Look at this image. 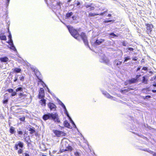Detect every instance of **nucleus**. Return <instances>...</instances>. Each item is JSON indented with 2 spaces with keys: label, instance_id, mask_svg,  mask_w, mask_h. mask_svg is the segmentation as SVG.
Wrapping results in <instances>:
<instances>
[{
  "label": "nucleus",
  "instance_id": "393cba45",
  "mask_svg": "<svg viewBox=\"0 0 156 156\" xmlns=\"http://www.w3.org/2000/svg\"><path fill=\"white\" fill-rule=\"evenodd\" d=\"M8 32H9V34L8 35V38L9 39V41H10V42H12V36H11V34L10 33V32L9 31V29H8Z\"/></svg>",
  "mask_w": 156,
  "mask_h": 156
},
{
  "label": "nucleus",
  "instance_id": "c03bdc74",
  "mask_svg": "<svg viewBox=\"0 0 156 156\" xmlns=\"http://www.w3.org/2000/svg\"><path fill=\"white\" fill-rule=\"evenodd\" d=\"M20 80L21 81H23L24 80V77L23 76H22L20 78Z\"/></svg>",
  "mask_w": 156,
  "mask_h": 156
},
{
  "label": "nucleus",
  "instance_id": "c9c22d12",
  "mask_svg": "<svg viewBox=\"0 0 156 156\" xmlns=\"http://www.w3.org/2000/svg\"><path fill=\"white\" fill-rule=\"evenodd\" d=\"M16 91H14V92H13L11 94V96H15L17 94V93H16Z\"/></svg>",
  "mask_w": 156,
  "mask_h": 156
},
{
  "label": "nucleus",
  "instance_id": "dca6fc26",
  "mask_svg": "<svg viewBox=\"0 0 156 156\" xmlns=\"http://www.w3.org/2000/svg\"><path fill=\"white\" fill-rule=\"evenodd\" d=\"M9 132L11 134H15L16 133L15 128L12 126H10L9 129Z\"/></svg>",
  "mask_w": 156,
  "mask_h": 156
},
{
  "label": "nucleus",
  "instance_id": "f8f14e48",
  "mask_svg": "<svg viewBox=\"0 0 156 156\" xmlns=\"http://www.w3.org/2000/svg\"><path fill=\"white\" fill-rule=\"evenodd\" d=\"M134 89L133 88H128L127 89H124V90H121L120 92L122 94L126 93L129 91L130 90H133Z\"/></svg>",
  "mask_w": 156,
  "mask_h": 156
},
{
  "label": "nucleus",
  "instance_id": "7ed1b4c3",
  "mask_svg": "<svg viewBox=\"0 0 156 156\" xmlns=\"http://www.w3.org/2000/svg\"><path fill=\"white\" fill-rule=\"evenodd\" d=\"M24 147L23 143L20 141H19L17 143L15 144L14 148L15 150H18L17 152L18 154H23V148Z\"/></svg>",
  "mask_w": 156,
  "mask_h": 156
},
{
  "label": "nucleus",
  "instance_id": "de8ad7c7",
  "mask_svg": "<svg viewBox=\"0 0 156 156\" xmlns=\"http://www.w3.org/2000/svg\"><path fill=\"white\" fill-rule=\"evenodd\" d=\"M94 9V7H91V6H90V9H90V11H92V10H93Z\"/></svg>",
  "mask_w": 156,
  "mask_h": 156
},
{
  "label": "nucleus",
  "instance_id": "39448f33",
  "mask_svg": "<svg viewBox=\"0 0 156 156\" xmlns=\"http://www.w3.org/2000/svg\"><path fill=\"white\" fill-rule=\"evenodd\" d=\"M145 25L146 26V33L149 35L151 34L152 29L154 27L153 25L152 24L147 23Z\"/></svg>",
  "mask_w": 156,
  "mask_h": 156
},
{
  "label": "nucleus",
  "instance_id": "0eeeda50",
  "mask_svg": "<svg viewBox=\"0 0 156 156\" xmlns=\"http://www.w3.org/2000/svg\"><path fill=\"white\" fill-rule=\"evenodd\" d=\"M45 97V92L43 88H40L38 95V98L39 99H43Z\"/></svg>",
  "mask_w": 156,
  "mask_h": 156
},
{
  "label": "nucleus",
  "instance_id": "f03ea898",
  "mask_svg": "<svg viewBox=\"0 0 156 156\" xmlns=\"http://www.w3.org/2000/svg\"><path fill=\"white\" fill-rule=\"evenodd\" d=\"M42 118L44 120H46L51 118L55 122L58 123L60 122L58 115L56 113H55L54 114L48 113L44 114L43 115Z\"/></svg>",
  "mask_w": 156,
  "mask_h": 156
},
{
  "label": "nucleus",
  "instance_id": "6ab92c4d",
  "mask_svg": "<svg viewBox=\"0 0 156 156\" xmlns=\"http://www.w3.org/2000/svg\"><path fill=\"white\" fill-rule=\"evenodd\" d=\"M6 37L5 35H3V34H0V40L6 41Z\"/></svg>",
  "mask_w": 156,
  "mask_h": 156
},
{
  "label": "nucleus",
  "instance_id": "423d86ee",
  "mask_svg": "<svg viewBox=\"0 0 156 156\" xmlns=\"http://www.w3.org/2000/svg\"><path fill=\"white\" fill-rule=\"evenodd\" d=\"M53 131L56 136L58 137H60L63 136H65L66 135V133L60 130L54 129Z\"/></svg>",
  "mask_w": 156,
  "mask_h": 156
},
{
  "label": "nucleus",
  "instance_id": "ea45409f",
  "mask_svg": "<svg viewBox=\"0 0 156 156\" xmlns=\"http://www.w3.org/2000/svg\"><path fill=\"white\" fill-rule=\"evenodd\" d=\"M18 75H16V76H15V79H14V81L15 82H16V81H17L18 80Z\"/></svg>",
  "mask_w": 156,
  "mask_h": 156
},
{
  "label": "nucleus",
  "instance_id": "bb28decb",
  "mask_svg": "<svg viewBox=\"0 0 156 156\" xmlns=\"http://www.w3.org/2000/svg\"><path fill=\"white\" fill-rule=\"evenodd\" d=\"M23 90V88L22 87H19L16 88V92H17L19 91H22Z\"/></svg>",
  "mask_w": 156,
  "mask_h": 156
},
{
  "label": "nucleus",
  "instance_id": "bf43d9fd",
  "mask_svg": "<svg viewBox=\"0 0 156 156\" xmlns=\"http://www.w3.org/2000/svg\"><path fill=\"white\" fill-rule=\"evenodd\" d=\"M63 108H64V109H66V107H65V105L64 104L63 105Z\"/></svg>",
  "mask_w": 156,
  "mask_h": 156
},
{
  "label": "nucleus",
  "instance_id": "13d9d810",
  "mask_svg": "<svg viewBox=\"0 0 156 156\" xmlns=\"http://www.w3.org/2000/svg\"><path fill=\"white\" fill-rule=\"evenodd\" d=\"M112 16V15L110 14H108V17H111Z\"/></svg>",
  "mask_w": 156,
  "mask_h": 156
},
{
  "label": "nucleus",
  "instance_id": "1a4fd4ad",
  "mask_svg": "<svg viewBox=\"0 0 156 156\" xmlns=\"http://www.w3.org/2000/svg\"><path fill=\"white\" fill-rule=\"evenodd\" d=\"M72 148L71 146L69 145L68 146L66 147V149H63L60 150V153H62L64 152L68 151H72Z\"/></svg>",
  "mask_w": 156,
  "mask_h": 156
},
{
  "label": "nucleus",
  "instance_id": "f257e3e1",
  "mask_svg": "<svg viewBox=\"0 0 156 156\" xmlns=\"http://www.w3.org/2000/svg\"><path fill=\"white\" fill-rule=\"evenodd\" d=\"M69 32L71 34L75 39L79 41H80L81 39L84 44L88 46V43L87 37L86 34L83 32H82L80 34L78 31L74 29L73 27L69 25H66Z\"/></svg>",
  "mask_w": 156,
  "mask_h": 156
},
{
  "label": "nucleus",
  "instance_id": "79ce46f5",
  "mask_svg": "<svg viewBox=\"0 0 156 156\" xmlns=\"http://www.w3.org/2000/svg\"><path fill=\"white\" fill-rule=\"evenodd\" d=\"M138 58L136 57H134L132 58V60L134 61H136L137 60Z\"/></svg>",
  "mask_w": 156,
  "mask_h": 156
},
{
  "label": "nucleus",
  "instance_id": "a18cd8bd",
  "mask_svg": "<svg viewBox=\"0 0 156 156\" xmlns=\"http://www.w3.org/2000/svg\"><path fill=\"white\" fill-rule=\"evenodd\" d=\"M128 49L130 51H133L134 50V49L132 48H128Z\"/></svg>",
  "mask_w": 156,
  "mask_h": 156
},
{
  "label": "nucleus",
  "instance_id": "4d7b16f0",
  "mask_svg": "<svg viewBox=\"0 0 156 156\" xmlns=\"http://www.w3.org/2000/svg\"><path fill=\"white\" fill-rule=\"evenodd\" d=\"M152 91L153 93H156V90H152Z\"/></svg>",
  "mask_w": 156,
  "mask_h": 156
},
{
  "label": "nucleus",
  "instance_id": "9d476101",
  "mask_svg": "<svg viewBox=\"0 0 156 156\" xmlns=\"http://www.w3.org/2000/svg\"><path fill=\"white\" fill-rule=\"evenodd\" d=\"M104 12L101 13L100 14L90 12L88 14V16L89 17H93L97 15H102L104 14Z\"/></svg>",
  "mask_w": 156,
  "mask_h": 156
},
{
  "label": "nucleus",
  "instance_id": "052dcab7",
  "mask_svg": "<svg viewBox=\"0 0 156 156\" xmlns=\"http://www.w3.org/2000/svg\"><path fill=\"white\" fill-rule=\"evenodd\" d=\"M153 86L154 87H156V83L153 84Z\"/></svg>",
  "mask_w": 156,
  "mask_h": 156
},
{
  "label": "nucleus",
  "instance_id": "6e6552de",
  "mask_svg": "<svg viewBox=\"0 0 156 156\" xmlns=\"http://www.w3.org/2000/svg\"><path fill=\"white\" fill-rule=\"evenodd\" d=\"M48 105L51 110H56V106L54 104L51 102H49L48 103Z\"/></svg>",
  "mask_w": 156,
  "mask_h": 156
},
{
  "label": "nucleus",
  "instance_id": "7c9ffc66",
  "mask_svg": "<svg viewBox=\"0 0 156 156\" xmlns=\"http://www.w3.org/2000/svg\"><path fill=\"white\" fill-rule=\"evenodd\" d=\"M151 97V96L150 95H147L145 97H143V99L144 100L145 99H148V98H150Z\"/></svg>",
  "mask_w": 156,
  "mask_h": 156
},
{
  "label": "nucleus",
  "instance_id": "473e14b6",
  "mask_svg": "<svg viewBox=\"0 0 156 156\" xmlns=\"http://www.w3.org/2000/svg\"><path fill=\"white\" fill-rule=\"evenodd\" d=\"M151 81H154V80L156 81V75L155 76L152 77L151 78Z\"/></svg>",
  "mask_w": 156,
  "mask_h": 156
},
{
  "label": "nucleus",
  "instance_id": "09e8293b",
  "mask_svg": "<svg viewBox=\"0 0 156 156\" xmlns=\"http://www.w3.org/2000/svg\"><path fill=\"white\" fill-rule=\"evenodd\" d=\"M141 66H139L137 69L136 70V71H138L140 70V69Z\"/></svg>",
  "mask_w": 156,
  "mask_h": 156
},
{
  "label": "nucleus",
  "instance_id": "338daca9",
  "mask_svg": "<svg viewBox=\"0 0 156 156\" xmlns=\"http://www.w3.org/2000/svg\"><path fill=\"white\" fill-rule=\"evenodd\" d=\"M29 126H31L30 125H29Z\"/></svg>",
  "mask_w": 156,
  "mask_h": 156
},
{
  "label": "nucleus",
  "instance_id": "69168bd1",
  "mask_svg": "<svg viewBox=\"0 0 156 156\" xmlns=\"http://www.w3.org/2000/svg\"><path fill=\"white\" fill-rule=\"evenodd\" d=\"M71 1V0H68L67 2H70Z\"/></svg>",
  "mask_w": 156,
  "mask_h": 156
},
{
  "label": "nucleus",
  "instance_id": "cd10ccee",
  "mask_svg": "<svg viewBox=\"0 0 156 156\" xmlns=\"http://www.w3.org/2000/svg\"><path fill=\"white\" fill-rule=\"evenodd\" d=\"M11 42V44L12 47L11 49H13L14 51L16 50V49L14 46L12 42Z\"/></svg>",
  "mask_w": 156,
  "mask_h": 156
},
{
  "label": "nucleus",
  "instance_id": "e2e57ef3",
  "mask_svg": "<svg viewBox=\"0 0 156 156\" xmlns=\"http://www.w3.org/2000/svg\"><path fill=\"white\" fill-rule=\"evenodd\" d=\"M141 62H144V58H143L141 61Z\"/></svg>",
  "mask_w": 156,
  "mask_h": 156
},
{
  "label": "nucleus",
  "instance_id": "4c0bfd02",
  "mask_svg": "<svg viewBox=\"0 0 156 156\" xmlns=\"http://www.w3.org/2000/svg\"><path fill=\"white\" fill-rule=\"evenodd\" d=\"M8 99H6L5 100H4L3 101V103L4 104H7L8 103Z\"/></svg>",
  "mask_w": 156,
  "mask_h": 156
},
{
  "label": "nucleus",
  "instance_id": "a878e982",
  "mask_svg": "<svg viewBox=\"0 0 156 156\" xmlns=\"http://www.w3.org/2000/svg\"><path fill=\"white\" fill-rule=\"evenodd\" d=\"M130 57L129 56H128L126 57H125L124 58V62H127V61L130 60Z\"/></svg>",
  "mask_w": 156,
  "mask_h": 156
},
{
  "label": "nucleus",
  "instance_id": "aec40b11",
  "mask_svg": "<svg viewBox=\"0 0 156 156\" xmlns=\"http://www.w3.org/2000/svg\"><path fill=\"white\" fill-rule=\"evenodd\" d=\"M142 83L145 84L148 83V80L145 76H144L142 77Z\"/></svg>",
  "mask_w": 156,
  "mask_h": 156
},
{
  "label": "nucleus",
  "instance_id": "a19ab883",
  "mask_svg": "<svg viewBox=\"0 0 156 156\" xmlns=\"http://www.w3.org/2000/svg\"><path fill=\"white\" fill-rule=\"evenodd\" d=\"M144 90H146L148 91H150V89H149V87H146V88H144L142 89V90L143 91Z\"/></svg>",
  "mask_w": 156,
  "mask_h": 156
},
{
  "label": "nucleus",
  "instance_id": "e433bc0d",
  "mask_svg": "<svg viewBox=\"0 0 156 156\" xmlns=\"http://www.w3.org/2000/svg\"><path fill=\"white\" fill-rule=\"evenodd\" d=\"M109 35L111 36H113L114 37H117L118 36L116 35L114 33L112 32L109 34Z\"/></svg>",
  "mask_w": 156,
  "mask_h": 156
},
{
  "label": "nucleus",
  "instance_id": "b1692460",
  "mask_svg": "<svg viewBox=\"0 0 156 156\" xmlns=\"http://www.w3.org/2000/svg\"><path fill=\"white\" fill-rule=\"evenodd\" d=\"M105 95L106 97L108 98L112 99L113 97L110 95V94L108 93H106L104 94Z\"/></svg>",
  "mask_w": 156,
  "mask_h": 156
},
{
  "label": "nucleus",
  "instance_id": "5fc2aeb1",
  "mask_svg": "<svg viewBox=\"0 0 156 156\" xmlns=\"http://www.w3.org/2000/svg\"><path fill=\"white\" fill-rule=\"evenodd\" d=\"M91 6L90 5H87L85 6V7L86 8H88L89 7H90Z\"/></svg>",
  "mask_w": 156,
  "mask_h": 156
},
{
  "label": "nucleus",
  "instance_id": "8fccbe9b",
  "mask_svg": "<svg viewBox=\"0 0 156 156\" xmlns=\"http://www.w3.org/2000/svg\"><path fill=\"white\" fill-rule=\"evenodd\" d=\"M151 153L153 154V156H156V152H153L152 151Z\"/></svg>",
  "mask_w": 156,
  "mask_h": 156
},
{
  "label": "nucleus",
  "instance_id": "864d4df0",
  "mask_svg": "<svg viewBox=\"0 0 156 156\" xmlns=\"http://www.w3.org/2000/svg\"><path fill=\"white\" fill-rule=\"evenodd\" d=\"M80 4V3L78 1L77 3H76V5L77 6L79 5Z\"/></svg>",
  "mask_w": 156,
  "mask_h": 156
},
{
  "label": "nucleus",
  "instance_id": "2f4dec72",
  "mask_svg": "<svg viewBox=\"0 0 156 156\" xmlns=\"http://www.w3.org/2000/svg\"><path fill=\"white\" fill-rule=\"evenodd\" d=\"M74 154L75 156H80V153L78 151H76L74 152Z\"/></svg>",
  "mask_w": 156,
  "mask_h": 156
},
{
  "label": "nucleus",
  "instance_id": "412c9836",
  "mask_svg": "<svg viewBox=\"0 0 156 156\" xmlns=\"http://www.w3.org/2000/svg\"><path fill=\"white\" fill-rule=\"evenodd\" d=\"M73 14V13L72 12H67L66 14V19H68L69 17H70Z\"/></svg>",
  "mask_w": 156,
  "mask_h": 156
},
{
  "label": "nucleus",
  "instance_id": "a211bd4d",
  "mask_svg": "<svg viewBox=\"0 0 156 156\" xmlns=\"http://www.w3.org/2000/svg\"><path fill=\"white\" fill-rule=\"evenodd\" d=\"M0 60L2 62H5L8 61V58L6 57H2L0 58Z\"/></svg>",
  "mask_w": 156,
  "mask_h": 156
},
{
  "label": "nucleus",
  "instance_id": "58836bf2",
  "mask_svg": "<svg viewBox=\"0 0 156 156\" xmlns=\"http://www.w3.org/2000/svg\"><path fill=\"white\" fill-rule=\"evenodd\" d=\"M122 44L124 46H126V42L125 41H123L122 42Z\"/></svg>",
  "mask_w": 156,
  "mask_h": 156
},
{
  "label": "nucleus",
  "instance_id": "c756f323",
  "mask_svg": "<svg viewBox=\"0 0 156 156\" xmlns=\"http://www.w3.org/2000/svg\"><path fill=\"white\" fill-rule=\"evenodd\" d=\"M114 21V20H105L104 21V22L105 23H108V22H113Z\"/></svg>",
  "mask_w": 156,
  "mask_h": 156
},
{
  "label": "nucleus",
  "instance_id": "ddd939ff",
  "mask_svg": "<svg viewBox=\"0 0 156 156\" xmlns=\"http://www.w3.org/2000/svg\"><path fill=\"white\" fill-rule=\"evenodd\" d=\"M27 129L28 130V131H30V134H32L36 132L35 128L33 127H29L27 128Z\"/></svg>",
  "mask_w": 156,
  "mask_h": 156
},
{
  "label": "nucleus",
  "instance_id": "f3484780",
  "mask_svg": "<svg viewBox=\"0 0 156 156\" xmlns=\"http://www.w3.org/2000/svg\"><path fill=\"white\" fill-rule=\"evenodd\" d=\"M13 72L16 73H20L21 71V69L18 68H15L12 69Z\"/></svg>",
  "mask_w": 156,
  "mask_h": 156
},
{
  "label": "nucleus",
  "instance_id": "72a5a7b5",
  "mask_svg": "<svg viewBox=\"0 0 156 156\" xmlns=\"http://www.w3.org/2000/svg\"><path fill=\"white\" fill-rule=\"evenodd\" d=\"M7 91L11 93L13 92V90L12 89L10 88L7 90Z\"/></svg>",
  "mask_w": 156,
  "mask_h": 156
},
{
  "label": "nucleus",
  "instance_id": "4468645a",
  "mask_svg": "<svg viewBox=\"0 0 156 156\" xmlns=\"http://www.w3.org/2000/svg\"><path fill=\"white\" fill-rule=\"evenodd\" d=\"M39 103L41 105L43 106H45L46 104V100L43 98V99H41V100L39 101Z\"/></svg>",
  "mask_w": 156,
  "mask_h": 156
},
{
  "label": "nucleus",
  "instance_id": "49530a36",
  "mask_svg": "<svg viewBox=\"0 0 156 156\" xmlns=\"http://www.w3.org/2000/svg\"><path fill=\"white\" fill-rule=\"evenodd\" d=\"M61 4V3L60 2H58L57 3L56 5H57L60 6Z\"/></svg>",
  "mask_w": 156,
  "mask_h": 156
},
{
  "label": "nucleus",
  "instance_id": "c85d7f7f",
  "mask_svg": "<svg viewBox=\"0 0 156 156\" xmlns=\"http://www.w3.org/2000/svg\"><path fill=\"white\" fill-rule=\"evenodd\" d=\"M25 118L24 116H23L22 117L20 118L19 119L22 122H24L25 120Z\"/></svg>",
  "mask_w": 156,
  "mask_h": 156
},
{
  "label": "nucleus",
  "instance_id": "9b49d317",
  "mask_svg": "<svg viewBox=\"0 0 156 156\" xmlns=\"http://www.w3.org/2000/svg\"><path fill=\"white\" fill-rule=\"evenodd\" d=\"M122 63V62L119 61L117 59L115 60L113 62L114 65L115 67L120 65Z\"/></svg>",
  "mask_w": 156,
  "mask_h": 156
},
{
  "label": "nucleus",
  "instance_id": "6e6d98bb",
  "mask_svg": "<svg viewBox=\"0 0 156 156\" xmlns=\"http://www.w3.org/2000/svg\"><path fill=\"white\" fill-rule=\"evenodd\" d=\"M71 122H72V123L73 124V126H76V125L74 123V122H73V120H71Z\"/></svg>",
  "mask_w": 156,
  "mask_h": 156
},
{
  "label": "nucleus",
  "instance_id": "2eb2a0df",
  "mask_svg": "<svg viewBox=\"0 0 156 156\" xmlns=\"http://www.w3.org/2000/svg\"><path fill=\"white\" fill-rule=\"evenodd\" d=\"M105 41L104 39H97L95 42V44L97 45H99L101 44Z\"/></svg>",
  "mask_w": 156,
  "mask_h": 156
},
{
  "label": "nucleus",
  "instance_id": "680f3d73",
  "mask_svg": "<svg viewBox=\"0 0 156 156\" xmlns=\"http://www.w3.org/2000/svg\"><path fill=\"white\" fill-rule=\"evenodd\" d=\"M66 115L67 116V117L70 118V116H69V115L67 113V112L66 113Z\"/></svg>",
  "mask_w": 156,
  "mask_h": 156
},
{
  "label": "nucleus",
  "instance_id": "4be33fe9",
  "mask_svg": "<svg viewBox=\"0 0 156 156\" xmlns=\"http://www.w3.org/2000/svg\"><path fill=\"white\" fill-rule=\"evenodd\" d=\"M64 124L65 126L69 128V127L70 124L68 122L67 120H66L64 121Z\"/></svg>",
  "mask_w": 156,
  "mask_h": 156
},
{
  "label": "nucleus",
  "instance_id": "f704fd0d",
  "mask_svg": "<svg viewBox=\"0 0 156 156\" xmlns=\"http://www.w3.org/2000/svg\"><path fill=\"white\" fill-rule=\"evenodd\" d=\"M19 96L20 98H21L22 97L26 96L25 94H23V93H20L19 94Z\"/></svg>",
  "mask_w": 156,
  "mask_h": 156
},
{
  "label": "nucleus",
  "instance_id": "603ef678",
  "mask_svg": "<svg viewBox=\"0 0 156 156\" xmlns=\"http://www.w3.org/2000/svg\"><path fill=\"white\" fill-rule=\"evenodd\" d=\"M76 17L75 16H72V18L73 19V20H76Z\"/></svg>",
  "mask_w": 156,
  "mask_h": 156
},
{
  "label": "nucleus",
  "instance_id": "3c124183",
  "mask_svg": "<svg viewBox=\"0 0 156 156\" xmlns=\"http://www.w3.org/2000/svg\"><path fill=\"white\" fill-rule=\"evenodd\" d=\"M24 156H29V154L27 153H24Z\"/></svg>",
  "mask_w": 156,
  "mask_h": 156
},
{
  "label": "nucleus",
  "instance_id": "20e7f679",
  "mask_svg": "<svg viewBox=\"0 0 156 156\" xmlns=\"http://www.w3.org/2000/svg\"><path fill=\"white\" fill-rule=\"evenodd\" d=\"M141 76V75H137L136 76V78H133L131 79L127 80L125 83V85H127L128 84H130L132 83H134L137 82L139 80V78Z\"/></svg>",
  "mask_w": 156,
  "mask_h": 156
},
{
  "label": "nucleus",
  "instance_id": "0e129e2a",
  "mask_svg": "<svg viewBox=\"0 0 156 156\" xmlns=\"http://www.w3.org/2000/svg\"><path fill=\"white\" fill-rule=\"evenodd\" d=\"M10 0H7V3H8V4L9 3Z\"/></svg>",
  "mask_w": 156,
  "mask_h": 156
},
{
  "label": "nucleus",
  "instance_id": "5701e85b",
  "mask_svg": "<svg viewBox=\"0 0 156 156\" xmlns=\"http://www.w3.org/2000/svg\"><path fill=\"white\" fill-rule=\"evenodd\" d=\"M17 135H22L23 134V133L21 129H19V130L17 131Z\"/></svg>",
  "mask_w": 156,
  "mask_h": 156
},
{
  "label": "nucleus",
  "instance_id": "37998d69",
  "mask_svg": "<svg viewBox=\"0 0 156 156\" xmlns=\"http://www.w3.org/2000/svg\"><path fill=\"white\" fill-rule=\"evenodd\" d=\"M142 69L144 71H147L148 70V69L147 67L144 66L142 68Z\"/></svg>",
  "mask_w": 156,
  "mask_h": 156
}]
</instances>
